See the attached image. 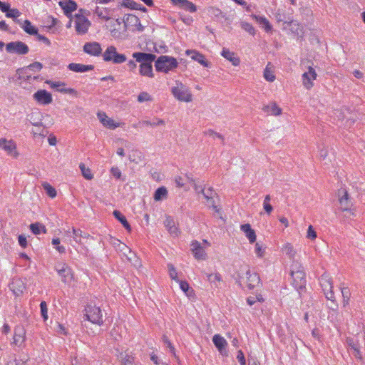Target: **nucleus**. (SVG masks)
Masks as SVG:
<instances>
[{
  "instance_id": "1",
  "label": "nucleus",
  "mask_w": 365,
  "mask_h": 365,
  "mask_svg": "<svg viewBox=\"0 0 365 365\" xmlns=\"http://www.w3.org/2000/svg\"><path fill=\"white\" fill-rule=\"evenodd\" d=\"M178 66L176 58L169 56H160L155 61V66L157 71L168 73Z\"/></svg>"
},
{
  "instance_id": "2",
  "label": "nucleus",
  "mask_w": 365,
  "mask_h": 365,
  "mask_svg": "<svg viewBox=\"0 0 365 365\" xmlns=\"http://www.w3.org/2000/svg\"><path fill=\"white\" fill-rule=\"evenodd\" d=\"M171 93L180 101H192V94L189 88L180 81H176V86L172 87Z\"/></svg>"
},
{
  "instance_id": "3",
  "label": "nucleus",
  "mask_w": 365,
  "mask_h": 365,
  "mask_svg": "<svg viewBox=\"0 0 365 365\" xmlns=\"http://www.w3.org/2000/svg\"><path fill=\"white\" fill-rule=\"evenodd\" d=\"M103 58L106 62H112L115 64H120L126 61L125 55L117 52L114 46H109L103 53Z\"/></svg>"
},
{
  "instance_id": "4",
  "label": "nucleus",
  "mask_w": 365,
  "mask_h": 365,
  "mask_svg": "<svg viewBox=\"0 0 365 365\" xmlns=\"http://www.w3.org/2000/svg\"><path fill=\"white\" fill-rule=\"evenodd\" d=\"M321 287L328 300L334 302L335 297L333 292V282L331 278L327 274H322L319 278Z\"/></svg>"
},
{
  "instance_id": "5",
  "label": "nucleus",
  "mask_w": 365,
  "mask_h": 365,
  "mask_svg": "<svg viewBox=\"0 0 365 365\" xmlns=\"http://www.w3.org/2000/svg\"><path fill=\"white\" fill-rule=\"evenodd\" d=\"M86 312L85 317L87 320L98 325L103 324V314L98 307L88 305L86 309Z\"/></svg>"
},
{
  "instance_id": "6",
  "label": "nucleus",
  "mask_w": 365,
  "mask_h": 365,
  "mask_svg": "<svg viewBox=\"0 0 365 365\" xmlns=\"http://www.w3.org/2000/svg\"><path fill=\"white\" fill-rule=\"evenodd\" d=\"M6 50L9 53L19 55L26 54L29 51L28 46L21 41H13L7 43Z\"/></svg>"
},
{
  "instance_id": "7",
  "label": "nucleus",
  "mask_w": 365,
  "mask_h": 365,
  "mask_svg": "<svg viewBox=\"0 0 365 365\" xmlns=\"http://www.w3.org/2000/svg\"><path fill=\"white\" fill-rule=\"evenodd\" d=\"M291 275L293 278V284L295 287L296 289L300 291L305 288L306 286V279H305V272L303 269H297L295 270L294 268L291 271Z\"/></svg>"
},
{
  "instance_id": "8",
  "label": "nucleus",
  "mask_w": 365,
  "mask_h": 365,
  "mask_svg": "<svg viewBox=\"0 0 365 365\" xmlns=\"http://www.w3.org/2000/svg\"><path fill=\"white\" fill-rule=\"evenodd\" d=\"M242 280L247 284L249 289H252L256 287L260 283V279L259 275L256 272H252L250 269H247L245 273V277H240L239 281L241 284Z\"/></svg>"
},
{
  "instance_id": "9",
  "label": "nucleus",
  "mask_w": 365,
  "mask_h": 365,
  "mask_svg": "<svg viewBox=\"0 0 365 365\" xmlns=\"http://www.w3.org/2000/svg\"><path fill=\"white\" fill-rule=\"evenodd\" d=\"M76 31L78 34L83 35L87 33L89 26H91L90 21L87 18L81 14H76Z\"/></svg>"
},
{
  "instance_id": "10",
  "label": "nucleus",
  "mask_w": 365,
  "mask_h": 365,
  "mask_svg": "<svg viewBox=\"0 0 365 365\" xmlns=\"http://www.w3.org/2000/svg\"><path fill=\"white\" fill-rule=\"evenodd\" d=\"M0 148L11 156L14 158L18 156L16 143L12 140H7L4 138H0Z\"/></svg>"
},
{
  "instance_id": "11",
  "label": "nucleus",
  "mask_w": 365,
  "mask_h": 365,
  "mask_svg": "<svg viewBox=\"0 0 365 365\" xmlns=\"http://www.w3.org/2000/svg\"><path fill=\"white\" fill-rule=\"evenodd\" d=\"M191 251L197 260H205L207 258V254L205 252V247L202 246V243L198 241H193L191 243Z\"/></svg>"
},
{
  "instance_id": "12",
  "label": "nucleus",
  "mask_w": 365,
  "mask_h": 365,
  "mask_svg": "<svg viewBox=\"0 0 365 365\" xmlns=\"http://www.w3.org/2000/svg\"><path fill=\"white\" fill-rule=\"evenodd\" d=\"M116 351L118 352V359L120 361L121 365H141L140 363L135 362L134 356L128 350L119 351L117 349Z\"/></svg>"
},
{
  "instance_id": "13",
  "label": "nucleus",
  "mask_w": 365,
  "mask_h": 365,
  "mask_svg": "<svg viewBox=\"0 0 365 365\" xmlns=\"http://www.w3.org/2000/svg\"><path fill=\"white\" fill-rule=\"evenodd\" d=\"M317 74L315 70L309 66L308 71L302 74V83L307 89H310L313 86V81L316 79Z\"/></svg>"
},
{
  "instance_id": "14",
  "label": "nucleus",
  "mask_w": 365,
  "mask_h": 365,
  "mask_svg": "<svg viewBox=\"0 0 365 365\" xmlns=\"http://www.w3.org/2000/svg\"><path fill=\"white\" fill-rule=\"evenodd\" d=\"M339 208L342 211H349L351 210L352 207V202L351 200L349 198L348 192L346 190H340L339 191Z\"/></svg>"
},
{
  "instance_id": "15",
  "label": "nucleus",
  "mask_w": 365,
  "mask_h": 365,
  "mask_svg": "<svg viewBox=\"0 0 365 365\" xmlns=\"http://www.w3.org/2000/svg\"><path fill=\"white\" fill-rule=\"evenodd\" d=\"M132 56L135 59V61L140 63V64L152 63L156 58L155 54L144 52H134Z\"/></svg>"
},
{
  "instance_id": "16",
  "label": "nucleus",
  "mask_w": 365,
  "mask_h": 365,
  "mask_svg": "<svg viewBox=\"0 0 365 365\" xmlns=\"http://www.w3.org/2000/svg\"><path fill=\"white\" fill-rule=\"evenodd\" d=\"M34 98L40 104L48 105L52 102L51 94L46 90H39L34 94Z\"/></svg>"
},
{
  "instance_id": "17",
  "label": "nucleus",
  "mask_w": 365,
  "mask_h": 365,
  "mask_svg": "<svg viewBox=\"0 0 365 365\" xmlns=\"http://www.w3.org/2000/svg\"><path fill=\"white\" fill-rule=\"evenodd\" d=\"M83 51L91 56H98L102 53V48L98 42H88L84 44Z\"/></svg>"
},
{
  "instance_id": "18",
  "label": "nucleus",
  "mask_w": 365,
  "mask_h": 365,
  "mask_svg": "<svg viewBox=\"0 0 365 365\" xmlns=\"http://www.w3.org/2000/svg\"><path fill=\"white\" fill-rule=\"evenodd\" d=\"M56 270L64 283H69L73 279L71 270L67 265L62 264L61 267L56 266Z\"/></svg>"
},
{
  "instance_id": "19",
  "label": "nucleus",
  "mask_w": 365,
  "mask_h": 365,
  "mask_svg": "<svg viewBox=\"0 0 365 365\" xmlns=\"http://www.w3.org/2000/svg\"><path fill=\"white\" fill-rule=\"evenodd\" d=\"M172 3L178 6L180 9H183L190 13H194L197 11L196 6L188 0H170Z\"/></svg>"
},
{
  "instance_id": "20",
  "label": "nucleus",
  "mask_w": 365,
  "mask_h": 365,
  "mask_svg": "<svg viewBox=\"0 0 365 365\" xmlns=\"http://www.w3.org/2000/svg\"><path fill=\"white\" fill-rule=\"evenodd\" d=\"M9 288L16 296H19L23 294L26 287L24 282L21 279L15 278L13 279L9 284Z\"/></svg>"
},
{
  "instance_id": "21",
  "label": "nucleus",
  "mask_w": 365,
  "mask_h": 365,
  "mask_svg": "<svg viewBox=\"0 0 365 365\" xmlns=\"http://www.w3.org/2000/svg\"><path fill=\"white\" fill-rule=\"evenodd\" d=\"M58 4L63 10L65 15L68 17L77 9V4L72 0H61L59 1Z\"/></svg>"
},
{
  "instance_id": "22",
  "label": "nucleus",
  "mask_w": 365,
  "mask_h": 365,
  "mask_svg": "<svg viewBox=\"0 0 365 365\" xmlns=\"http://www.w3.org/2000/svg\"><path fill=\"white\" fill-rule=\"evenodd\" d=\"M185 54L187 56H190L192 60L197 61L199 63H200L204 67H208V66H209L208 61L207 60H205L204 55H202L197 51L188 49V50H186Z\"/></svg>"
},
{
  "instance_id": "23",
  "label": "nucleus",
  "mask_w": 365,
  "mask_h": 365,
  "mask_svg": "<svg viewBox=\"0 0 365 365\" xmlns=\"http://www.w3.org/2000/svg\"><path fill=\"white\" fill-rule=\"evenodd\" d=\"M26 331L24 327L19 325L15 327L14 342L16 345L20 346L25 341Z\"/></svg>"
},
{
  "instance_id": "24",
  "label": "nucleus",
  "mask_w": 365,
  "mask_h": 365,
  "mask_svg": "<svg viewBox=\"0 0 365 365\" xmlns=\"http://www.w3.org/2000/svg\"><path fill=\"white\" fill-rule=\"evenodd\" d=\"M164 225L167 228L169 233L173 237H177L179 235L180 231L172 217H166V219L164 221Z\"/></svg>"
},
{
  "instance_id": "25",
  "label": "nucleus",
  "mask_w": 365,
  "mask_h": 365,
  "mask_svg": "<svg viewBox=\"0 0 365 365\" xmlns=\"http://www.w3.org/2000/svg\"><path fill=\"white\" fill-rule=\"evenodd\" d=\"M98 118L101 123L108 128L115 129L119 126L118 123H115L114 120L108 117L105 113H98Z\"/></svg>"
},
{
  "instance_id": "26",
  "label": "nucleus",
  "mask_w": 365,
  "mask_h": 365,
  "mask_svg": "<svg viewBox=\"0 0 365 365\" xmlns=\"http://www.w3.org/2000/svg\"><path fill=\"white\" fill-rule=\"evenodd\" d=\"M68 68L76 73H83L93 70V65H84L81 63H71L68 64Z\"/></svg>"
},
{
  "instance_id": "27",
  "label": "nucleus",
  "mask_w": 365,
  "mask_h": 365,
  "mask_svg": "<svg viewBox=\"0 0 365 365\" xmlns=\"http://www.w3.org/2000/svg\"><path fill=\"white\" fill-rule=\"evenodd\" d=\"M240 230L245 233L250 243L252 244L256 241L257 236L255 232L253 229H252L251 225L250 224L247 223L241 225Z\"/></svg>"
},
{
  "instance_id": "28",
  "label": "nucleus",
  "mask_w": 365,
  "mask_h": 365,
  "mask_svg": "<svg viewBox=\"0 0 365 365\" xmlns=\"http://www.w3.org/2000/svg\"><path fill=\"white\" fill-rule=\"evenodd\" d=\"M262 110L269 115H279L282 113L281 108L273 102L264 106Z\"/></svg>"
},
{
  "instance_id": "29",
  "label": "nucleus",
  "mask_w": 365,
  "mask_h": 365,
  "mask_svg": "<svg viewBox=\"0 0 365 365\" xmlns=\"http://www.w3.org/2000/svg\"><path fill=\"white\" fill-rule=\"evenodd\" d=\"M221 55L230 62L234 66H237L240 63V59L235 56V53L233 52H231L230 50L224 48L222 51Z\"/></svg>"
},
{
  "instance_id": "30",
  "label": "nucleus",
  "mask_w": 365,
  "mask_h": 365,
  "mask_svg": "<svg viewBox=\"0 0 365 365\" xmlns=\"http://www.w3.org/2000/svg\"><path fill=\"white\" fill-rule=\"evenodd\" d=\"M139 73L141 76L153 78L154 76L153 72L152 63L140 64Z\"/></svg>"
},
{
  "instance_id": "31",
  "label": "nucleus",
  "mask_w": 365,
  "mask_h": 365,
  "mask_svg": "<svg viewBox=\"0 0 365 365\" xmlns=\"http://www.w3.org/2000/svg\"><path fill=\"white\" fill-rule=\"evenodd\" d=\"M24 73V72H23V71L21 72V68H19L16 71V74L19 76V77H18L19 79L24 80V81H26L28 82H31L33 81L38 79V78H39L38 76H32V74L31 73V71H26L25 72V74Z\"/></svg>"
},
{
  "instance_id": "32",
  "label": "nucleus",
  "mask_w": 365,
  "mask_h": 365,
  "mask_svg": "<svg viewBox=\"0 0 365 365\" xmlns=\"http://www.w3.org/2000/svg\"><path fill=\"white\" fill-rule=\"evenodd\" d=\"M212 342L220 351L225 349V346L227 345L226 340L224 339V337L219 334H215L213 336Z\"/></svg>"
},
{
  "instance_id": "33",
  "label": "nucleus",
  "mask_w": 365,
  "mask_h": 365,
  "mask_svg": "<svg viewBox=\"0 0 365 365\" xmlns=\"http://www.w3.org/2000/svg\"><path fill=\"white\" fill-rule=\"evenodd\" d=\"M113 215L128 231H131L130 225L128 222L125 217L120 211L114 210Z\"/></svg>"
},
{
  "instance_id": "34",
  "label": "nucleus",
  "mask_w": 365,
  "mask_h": 365,
  "mask_svg": "<svg viewBox=\"0 0 365 365\" xmlns=\"http://www.w3.org/2000/svg\"><path fill=\"white\" fill-rule=\"evenodd\" d=\"M73 238L77 243H81V238H88L89 235L80 229L72 228Z\"/></svg>"
},
{
  "instance_id": "35",
  "label": "nucleus",
  "mask_w": 365,
  "mask_h": 365,
  "mask_svg": "<svg viewBox=\"0 0 365 365\" xmlns=\"http://www.w3.org/2000/svg\"><path fill=\"white\" fill-rule=\"evenodd\" d=\"M122 5L125 7H127V8H130L132 9H135V10H142L143 11H146V8H145L144 6H143L142 5L136 3L135 1H134L133 0H124L123 2H122Z\"/></svg>"
},
{
  "instance_id": "36",
  "label": "nucleus",
  "mask_w": 365,
  "mask_h": 365,
  "mask_svg": "<svg viewBox=\"0 0 365 365\" xmlns=\"http://www.w3.org/2000/svg\"><path fill=\"white\" fill-rule=\"evenodd\" d=\"M30 230L33 234L37 235L41 233H46V228L40 222H35L30 225Z\"/></svg>"
},
{
  "instance_id": "37",
  "label": "nucleus",
  "mask_w": 365,
  "mask_h": 365,
  "mask_svg": "<svg viewBox=\"0 0 365 365\" xmlns=\"http://www.w3.org/2000/svg\"><path fill=\"white\" fill-rule=\"evenodd\" d=\"M43 68L42 63L40 62H34L28 66L21 68V72H26V71H29L31 72H38L41 70ZM25 74V73H24Z\"/></svg>"
},
{
  "instance_id": "38",
  "label": "nucleus",
  "mask_w": 365,
  "mask_h": 365,
  "mask_svg": "<svg viewBox=\"0 0 365 365\" xmlns=\"http://www.w3.org/2000/svg\"><path fill=\"white\" fill-rule=\"evenodd\" d=\"M168 196V191L165 187H158L154 194V199L156 201H160L165 199Z\"/></svg>"
},
{
  "instance_id": "39",
  "label": "nucleus",
  "mask_w": 365,
  "mask_h": 365,
  "mask_svg": "<svg viewBox=\"0 0 365 365\" xmlns=\"http://www.w3.org/2000/svg\"><path fill=\"white\" fill-rule=\"evenodd\" d=\"M21 28L30 35L37 34L38 29L31 25V23L29 20H25L21 26Z\"/></svg>"
},
{
  "instance_id": "40",
  "label": "nucleus",
  "mask_w": 365,
  "mask_h": 365,
  "mask_svg": "<svg viewBox=\"0 0 365 365\" xmlns=\"http://www.w3.org/2000/svg\"><path fill=\"white\" fill-rule=\"evenodd\" d=\"M269 66L270 63L267 65L264 71V78L269 82H273L275 80V76L273 71L269 68Z\"/></svg>"
},
{
  "instance_id": "41",
  "label": "nucleus",
  "mask_w": 365,
  "mask_h": 365,
  "mask_svg": "<svg viewBox=\"0 0 365 365\" xmlns=\"http://www.w3.org/2000/svg\"><path fill=\"white\" fill-rule=\"evenodd\" d=\"M43 187L45 190L46 194L53 198L56 196V190L48 183L45 182L43 184Z\"/></svg>"
},
{
  "instance_id": "42",
  "label": "nucleus",
  "mask_w": 365,
  "mask_h": 365,
  "mask_svg": "<svg viewBox=\"0 0 365 365\" xmlns=\"http://www.w3.org/2000/svg\"><path fill=\"white\" fill-rule=\"evenodd\" d=\"M205 199H207V202H210L214 209L216 210L217 207L214 205V201L212 200V194L213 190L212 188H209L207 190H205L202 193Z\"/></svg>"
},
{
  "instance_id": "43",
  "label": "nucleus",
  "mask_w": 365,
  "mask_h": 365,
  "mask_svg": "<svg viewBox=\"0 0 365 365\" xmlns=\"http://www.w3.org/2000/svg\"><path fill=\"white\" fill-rule=\"evenodd\" d=\"M139 124L142 125L157 126V125H164L165 122L162 119H156V120H154L153 121L143 120L142 122H140Z\"/></svg>"
},
{
  "instance_id": "44",
  "label": "nucleus",
  "mask_w": 365,
  "mask_h": 365,
  "mask_svg": "<svg viewBox=\"0 0 365 365\" xmlns=\"http://www.w3.org/2000/svg\"><path fill=\"white\" fill-rule=\"evenodd\" d=\"M79 168L81 170L83 176L87 180H91L93 178V175L89 168H86L85 165L81 163Z\"/></svg>"
},
{
  "instance_id": "45",
  "label": "nucleus",
  "mask_w": 365,
  "mask_h": 365,
  "mask_svg": "<svg viewBox=\"0 0 365 365\" xmlns=\"http://www.w3.org/2000/svg\"><path fill=\"white\" fill-rule=\"evenodd\" d=\"M206 277L207 278V280L210 282L211 283H213L216 287L217 286L216 282L221 281V276L218 273L215 274H206Z\"/></svg>"
},
{
  "instance_id": "46",
  "label": "nucleus",
  "mask_w": 365,
  "mask_h": 365,
  "mask_svg": "<svg viewBox=\"0 0 365 365\" xmlns=\"http://www.w3.org/2000/svg\"><path fill=\"white\" fill-rule=\"evenodd\" d=\"M255 252L257 257H262L264 255L265 247L259 242H257L255 244Z\"/></svg>"
},
{
  "instance_id": "47",
  "label": "nucleus",
  "mask_w": 365,
  "mask_h": 365,
  "mask_svg": "<svg viewBox=\"0 0 365 365\" xmlns=\"http://www.w3.org/2000/svg\"><path fill=\"white\" fill-rule=\"evenodd\" d=\"M152 100L151 96L147 92H141L138 96V101L140 103L151 101Z\"/></svg>"
},
{
  "instance_id": "48",
  "label": "nucleus",
  "mask_w": 365,
  "mask_h": 365,
  "mask_svg": "<svg viewBox=\"0 0 365 365\" xmlns=\"http://www.w3.org/2000/svg\"><path fill=\"white\" fill-rule=\"evenodd\" d=\"M256 19L259 24H262L264 26V29L267 31L271 30L272 26L266 18L262 16H258L256 17Z\"/></svg>"
},
{
  "instance_id": "49",
  "label": "nucleus",
  "mask_w": 365,
  "mask_h": 365,
  "mask_svg": "<svg viewBox=\"0 0 365 365\" xmlns=\"http://www.w3.org/2000/svg\"><path fill=\"white\" fill-rule=\"evenodd\" d=\"M21 15V12L17 9H9L6 12V16L9 18L16 19Z\"/></svg>"
},
{
  "instance_id": "50",
  "label": "nucleus",
  "mask_w": 365,
  "mask_h": 365,
  "mask_svg": "<svg viewBox=\"0 0 365 365\" xmlns=\"http://www.w3.org/2000/svg\"><path fill=\"white\" fill-rule=\"evenodd\" d=\"M241 27L245 30L247 32H248L251 35H255V28L252 26V24L247 23V22H242V24H241Z\"/></svg>"
},
{
  "instance_id": "51",
  "label": "nucleus",
  "mask_w": 365,
  "mask_h": 365,
  "mask_svg": "<svg viewBox=\"0 0 365 365\" xmlns=\"http://www.w3.org/2000/svg\"><path fill=\"white\" fill-rule=\"evenodd\" d=\"M205 133L206 135L213 138H217L220 139L221 140L222 143L225 144L224 137L221 134H220L218 133H216V132H215L212 130H208Z\"/></svg>"
},
{
  "instance_id": "52",
  "label": "nucleus",
  "mask_w": 365,
  "mask_h": 365,
  "mask_svg": "<svg viewBox=\"0 0 365 365\" xmlns=\"http://www.w3.org/2000/svg\"><path fill=\"white\" fill-rule=\"evenodd\" d=\"M168 269H169V275L170 278L176 282H180V280L178 278V273L176 272L175 268L173 264H168Z\"/></svg>"
},
{
  "instance_id": "53",
  "label": "nucleus",
  "mask_w": 365,
  "mask_h": 365,
  "mask_svg": "<svg viewBox=\"0 0 365 365\" xmlns=\"http://www.w3.org/2000/svg\"><path fill=\"white\" fill-rule=\"evenodd\" d=\"M178 282L180 284V287L181 290L183 291V292L185 294H186L187 296H190V294L189 292V291H190L189 284L186 281H181V280H180V282Z\"/></svg>"
},
{
  "instance_id": "54",
  "label": "nucleus",
  "mask_w": 365,
  "mask_h": 365,
  "mask_svg": "<svg viewBox=\"0 0 365 365\" xmlns=\"http://www.w3.org/2000/svg\"><path fill=\"white\" fill-rule=\"evenodd\" d=\"M41 314L44 321L48 319V309L46 302H41L40 304Z\"/></svg>"
},
{
  "instance_id": "55",
  "label": "nucleus",
  "mask_w": 365,
  "mask_h": 365,
  "mask_svg": "<svg viewBox=\"0 0 365 365\" xmlns=\"http://www.w3.org/2000/svg\"><path fill=\"white\" fill-rule=\"evenodd\" d=\"M283 252L286 253V255H289L290 257H292L294 256V252L293 250V247L291 244L287 243L284 245Z\"/></svg>"
},
{
  "instance_id": "56",
  "label": "nucleus",
  "mask_w": 365,
  "mask_h": 365,
  "mask_svg": "<svg viewBox=\"0 0 365 365\" xmlns=\"http://www.w3.org/2000/svg\"><path fill=\"white\" fill-rule=\"evenodd\" d=\"M341 294H342V297L344 299V300H343L344 306H346L348 304L349 297H350L349 289L347 287L342 288L341 289Z\"/></svg>"
},
{
  "instance_id": "57",
  "label": "nucleus",
  "mask_w": 365,
  "mask_h": 365,
  "mask_svg": "<svg viewBox=\"0 0 365 365\" xmlns=\"http://www.w3.org/2000/svg\"><path fill=\"white\" fill-rule=\"evenodd\" d=\"M139 20L140 19L136 16L130 14L128 15L126 18L124 19V22L125 24L130 23L133 24L135 26V24L138 22Z\"/></svg>"
},
{
  "instance_id": "58",
  "label": "nucleus",
  "mask_w": 365,
  "mask_h": 365,
  "mask_svg": "<svg viewBox=\"0 0 365 365\" xmlns=\"http://www.w3.org/2000/svg\"><path fill=\"white\" fill-rule=\"evenodd\" d=\"M237 359L240 364V365H246V360L244 356L243 352L241 350H239L237 355Z\"/></svg>"
},
{
  "instance_id": "59",
  "label": "nucleus",
  "mask_w": 365,
  "mask_h": 365,
  "mask_svg": "<svg viewBox=\"0 0 365 365\" xmlns=\"http://www.w3.org/2000/svg\"><path fill=\"white\" fill-rule=\"evenodd\" d=\"M57 91L62 93H69V94H76V91L73 88H58Z\"/></svg>"
},
{
  "instance_id": "60",
  "label": "nucleus",
  "mask_w": 365,
  "mask_h": 365,
  "mask_svg": "<svg viewBox=\"0 0 365 365\" xmlns=\"http://www.w3.org/2000/svg\"><path fill=\"white\" fill-rule=\"evenodd\" d=\"M307 237V238L311 239V240H314L317 237V233L313 230L312 225H310L308 228Z\"/></svg>"
},
{
  "instance_id": "61",
  "label": "nucleus",
  "mask_w": 365,
  "mask_h": 365,
  "mask_svg": "<svg viewBox=\"0 0 365 365\" xmlns=\"http://www.w3.org/2000/svg\"><path fill=\"white\" fill-rule=\"evenodd\" d=\"M346 342H347V344H348L349 349L351 351L359 346L358 343L356 342L353 339H347Z\"/></svg>"
},
{
  "instance_id": "62",
  "label": "nucleus",
  "mask_w": 365,
  "mask_h": 365,
  "mask_svg": "<svg viewBox=\"0 0 365 365\" xmlns=\"http://www.w3.org/2000/svg\"><path fill=\"white\" fill-rule=\"evenodd\" d=\"M262 297L261 296L259 297H250L247 299V302L249 305L252 306L257 301H262Z\"/></svg>"
},
{
  "instance_id": "63",
  "label": "nucleus",
  "mask_w": 365,
  "mask_h": 365,
  "mask_svg": "<svg viewBox=\"0 0 365 365\" xmlns=\"http://www.w3.org/2000/svg\"><path fill=\"white\" fill-rule=\"evenodd\" d=\"M19 243L23 248L26 247L27 246V240L26 237L22 235H19L18 237Z\"/></svg>"
},
{
  "instance_id": "64",
  "label": "nucleus",
  "mask_w": 365,
  "mask_h": 365,
  "mask_svg": "<svg viewBox=\"0 0 365 365\" xmlns=\"http://www.w3.org/2000/svg\"><path fill=\"white\" fill-rule=\"evenodd\" d=\"M110 173L117 179H120L121 177V172L118 168H112Z\"/></svg>"
}]
</instances>
